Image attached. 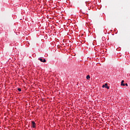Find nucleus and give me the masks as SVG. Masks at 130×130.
Returning a JSON list of instances; mask_svg holds the SVG:
<instances>
[{"label":"nucleus","mask_w":130,"mask_h":130,"mask_svg":"<svg viewBox=\"0 0 130 130\" xmlns=\"http://www.w3.org/2000/svg\"><path fill=\"white\" fill-rule=\"evenodd\" d=\"M39 60L41 61V62H46V59H43L42 58H39Z\"/></svg>","instance_id":"nucleus-1"},{"label":"nucleus","mask_w":130,"mask_h":130,"mask_svg":"<svg viewBox=\"0 0 130 130\" xmlns=\"http://www.w3.org/2000/svg\"><path fill=\"white\" fill-rule=\"evenodd\" d=\"M31 123H32V127L34 128H35V127H36V123H35V122H34V121H32Z\"/></svg>","instance_id":"nucleus-2"},{"label":"nucleus","mask_w":130,"mask_h":130,"mask_svg":"<svg viewBox=\"0 0 130 130\" xmlns=\"http://www.w3.org/2000/svg\"><path fill=\"white\" fill-rule=\"evenodd\" d=\"M124 80H122L121 81V86H125V84L124 83Z\"/></svg>","instance_id":"nucleus-3"},{"label":"nucleus","mask_w":130,"mask_h":130,"mask_svg":"<svg viewBox=\"0 0 130 130\" xmlns=\"http://www.w3.org/2000/svg\"><path fill=\"white\" fill-rule=\"evenodd\" d=\"M105 87H106L107 89H109V87H108V84H107V83L105 84Z\"/></svg>","instance_id":"nucleus-4"},{"label":"nucleus","mask_w":130,"mask_h":130,"mask_svg":"<svg viewBox=\"0 0 130 130\" xmlns=\"http://www.w3.org/2000/svg\"><path fill=\"white\" fill-rule=\"evenodd\" d=\"M86 79H87V80H89V79H90V75H87L86 76Z\"/></svg>","instance_id":"nucleus-5"},{"label":"nucleus","mask_w":130,"mask_h":130,"mask_svg":"<svg viewBox=\"0 0 130 130\" xmlns=\"http://www.w3.org/2000/svg\"><path fill=\"white\" fill-rule=\"evenodd\" d=\"M18 91H19V92H21V91H22V89L20 88H18Z\"/></svg>","instance_id":"nucleus-6"},{"label":"nucleus","mask_w":130,"mask_h":130,"mask_svg":"<svg viewBox=\"0 0 130 130\" xmlns=\"http://www.w3.org/2000/svg\"><path fill=\"white\" fill-rule=\"evenodd\" d=\"M125 86H126V87H127V86H128V85L127 84V83H125Z\"/></svg>","instance_id":"nucleus-7"},{"label":"nucleus","mask_w":130,"mask_h":130,"mask_svg":"<svg viewBox=\"0 0 130 130\" xmlns=\"http://www.w3.org/2000/svg\"><path fill=\"white\" fill-rule=\"evenodd\" d=\"M102 88H105V85H103L102 86Z\"/></svg>","instance_id":"nucleus-8"}]
</instances>
